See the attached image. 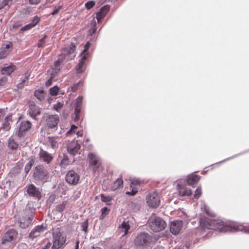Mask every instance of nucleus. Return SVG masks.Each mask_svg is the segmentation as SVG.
Listing matches in <instances>:
<instances>
[{
	"mask_svg": "<svg viewBox=\"0 0 249 249\" xmlns=\"http://www.w3.org/2000/svg\"><path fill=\"white\" fill-rule=\"evenodd\" d=\"M89 54L88 53H83L82 52L81 53V58L79 59V62H81L82 63H83L85 64L86 61L87 59L88 55Z\"/></svg>",
	"mask_w": 249,
	"mask_h": 249,
	"instance_id": "obj_38",
	"label": "nucleus"
},
{
	"mask_svg": "<svg viewBox=\"0 0 249 249\" xmlns=\"http://www.w3.org/2000/svg\"><path fill=\"white\" fill-rule=\"evenodd\" d=\"M32 28H33V26L31 25V23H29V24L22 27L21 28V31H27V30H29L32 29Z\"/></svg>",
	"mask_w": 249,
	"mask_h": 249,
	"instance_id": "obj_48",
	"label": "nucleus"
},
{
	"mask_svg": "<svg viewBox=\"0 0 249 249\" xmlns=\"http://www.w3.org/2000/svg\"><path fill=\"white\" fill-rule=\"evenodd\" d=\"M204 207L206 214L208 215L213 216V214L210 212L209 208L206 205H204Z\"/></svg>",
	"mask_w": 249,
	"mask_h": 249,
	"instance_id": "obj_55",
	"label": "nucleus"
},
{
	"mask_svg": "<svg viewBox=\"0 0 249 249\" xmlns=\"http://www.w3.org/2000/svg\"><path fill=\"white\" fill-rule=\"evenodd\" d=\"M41 0H29V2L31 4H37L40 2Z\"/></svg>",
	"mask_w": 249,
	"mask_h": 249,
	"instance_id": "obj_56",
	"label": "nucleus"
},
{
	"mask_svg": "<svg viewBox=\"0 0 249 249\" xmlns=\"http://www.w3.org/2000/svg\"><path fill=\"white\" fill-rule=\"evenodd\" d=\"M28 77H29V75H27V74H25V77H24V78L23 79H21V83H23L25 82V81L28 79Z\"/></svg>",
	"mask_w": 249,
	"mask_h": 249,
	"instance_id": "obj_63",
	"label": "nucleus"
},
{
	"mask_svg": "<svg viewBox=\"0 0 249 249\" xmlns=\"http://www.w3.org/2000/svg\"><path fill=\"white\" fill-rule=\"evenodd\" d=\"M65 179L70 185H76L80 179V176L73 170L69 171L66 175Z\"/></svg>",
	"mask_w": 249,
	"mask_h": 249,
	"instance_id": "obj_8",
	"label": "nucleus"
},
{
	"mask_svg": "<svg viewBox=\"0 0 249 249\" xmlns=\"http://www.w3.org/2000/svg\"><path fill=\"white\" fill-rule=\"evenodd\" d=\"M85 69V64L81 62H78V64L75 66V70L78 73H82Z\"/></svg>",
	"mask_w": 249,
	"mask_h": 249,
	"instance_id": "obj_34",
	"label": "nucleus"
},
{
	"mask_svg": "<svg viewBox=\"0 0 249 249\" xmlns=\"http://www.w3.org/2000/svg\"><path fill=\"white\" fill-rule=\"evenodd\" d=\"M109 209L107 207H104L101 209L102 214H106Z\"/></svg>",
	"mask_w": 249,
	"mask_h": 249,
	"instance_id": "obj_57",
	"label": "nucleus"
},
{
	"mask_svg": "<svg viewBox=\"0 0 249 249\" xmlns=\"http://www.w3.org/2000/svg\"><path fill=\"white\" fill-rule=\"evenodd\" d=\"M79 83H77L73 84V85L71 87V89L72 91H75L79 86Z\"/></svg>",
	"mask_w": 249,
	"mask_h": 249,
	"instance_id": "obj_54",
	"label": "nucleus"
},
{
	"mask_svg": "<svg viewBox=\"0 0 249 249\" xmlns=\"http://www.w3.org/2000/svg\"><path fill=\"white\" fill-rule=\"evenodd\" d=\"M62 105H63L61 103H57L54 105V109L56 111H58V110L62 107Z\"/></svg>",
	"mask_w": 249,
	"mask_h": 249,
	"instance_id": "obj_51",
	"label": "nucleus"
},
{
	"mask_svg": "<svg viewBox=\"0 0 249 249\" xmlns=\"http://www.w3.org/2000/svg\"><path fill=\"white\" fill-rule=\"evenodd\" d=\"M80 145L75 141H73L69 143L67 146L68 152L72 155H75L79 152Z\"/></svg>",
	"mask_w": 249,
	"mask_h": 249,
	"instance_id": "obj_15",
	"label": "nucleus"
},
{
	"mask_svg": "<svg viewBox=\"0 0 249 249\" xmlns=\"http://www.w3.org/2000/svg\"><path fill=\"white\" fill-rule=\"evenodd\" d=\"M18 144L13 139L9 138L8 142V147L11 150H15L18 147Z\"/></svg>",
	"mask_w": 249,
	"mask_h": 249,
	"instance_id": "obj_33",
	"label": "nucleus"
},
{
	"mask_svg": "<svg viewBox=\"0 0 249 249\" xmlns=\"http://www.w3.org/2000/svg\"><path fill=\"white\" fill-rule=\"evenodd\" d=\"M54 77V76L51 75L50 78L45 83V85L47 87H49L52 85L53 79Z\"/></svg>",
	"mask_w": 249,
	"mask_h": 249,
	"instance_id": "obj_50",
	"label": "nucleus"
},
{
	"mask_svg": "<svg viewBox=\"0 0 249 249\" xmlns=\"http://www.w3.org/2000/svg\"><path fill=\"white\" fill-rule=\"evenodd\" d=\"M75 46L74 43H71V45L68 47L65 48L59 57H63V61H68L72 59L75 55L73 54Z\"/></svg>",
	"mask_w": 249,
	"mask_h": 249,
	"instance_id": "obj_6",
	"label": "nucleus"
},
{
	"mask_svg": "<svg viewBox=\"0 0 249 249\" xmlns=\"http://www.w3.org/2000/svg\"><path fill=\"white\" fill-rule=\"evenodd\" d=\"M45 230L46 227L43 225L36 226L30 232L29 234V238L33 240L34 239L39 237L40 234L44 231Z\"/></svg>",
	"mask_w": 249,
	"mask_h": 249,
	"instance_id": "obj_13",
	"label": "nucleus"
},
{
	"mask_svg": "<svg viewBox=\"0 0 249 249\" xmlns=\"http://www.w3.org/2000/svg\"><path fill=\"white\" fill-rule=\"evenodd\" d=\"M83 97L82 96H78L75 101V107H82Z\"/></svg>",
	"mask_w": 249,
	"mask_h": 249,
	"instance_id": "obj_43",
	"label": "nucleus"
},
{
	"mask_svg": "<svg viewBox=\"0 0 249 249\" xmlns=\"http://www.w3.org/2000/svg\"><path fill=\"white\" fill-rule=\"evenodd\" d=\"M39 155L40 160L47 163H49L53 159L51 154L42 149H40Z\"/></svg>",
	"mask_w": 249,
	"mask_h": 249,
	"instance_id": "obj_21",
	"label": "nucleus"
},
{
	"mask_svg": "<svg viewBox=\"0 0 249 249\" xmlns=\"http://www.w3.org/2000/svg\"><path fill=\"white\" fill-rule=\"evenodd\" d=\"M12 0H3L2 3L4 5L6 6L8 5L10 2H11Z\"/></svg>",
	"mask_w": 249,
	"mask_h": 249,
	"instance_id": "obj_59",
	"label": "nucleus"
},
{
	"mask_svg": "<svg viewBox=\"0 0 249 249\" xmlns=\"http://www.w3.org/2000/svg\"><path fill=\"white\" fill-rule=\"evenodd\" d=\"M47 170L43 165H39L35 168L33 174L34 178L42 183L48 181L49 176Z\"/></svg>",
	"mask_w": 249,
	"mask_h": 249,
	"instance_id": "obj_3",
	"label": "nucleus"
},
{
	"mask_svg": "<svg viewBox=\"0 0 249 249\" xmlns=\"http://www.w3.org/2000/svg\"><path fill=\"white\" fill-rule=\"evenodd\" d=\"M67 236L59 228L55 229L53 232V246L52 249H59L65 243Z\"/></svg>",
	"mask_w": 249,
	"mask_h": 249,
	"instance_id": "obj_2",
	"label": "nucleus"
},
{
	"mask_svg": "<svg viewBox=\"0 0 249 249\" xmlns=\"http://www.w3.org/2000/svg\"><path fill=\"white\" fill-rule=\"evenodd\" d=\"M202 194V189L201 187H198L196 190L194 194V197L196 199H198Z\"/></svg>",
	"mask_w": 249,
	"mask_h": 249,
	"instance_id": "obj_40",
	"label": "nucleus"
},
{
	"mask_svg": "<svg viewBox=\"0 0 249 249\" xmlns=\"http://www.w3.org/2000/svg\"><path fill=\"white\" fill-rule=\"evenodd\" d=\"M79 241L77 240L75 243V245H74V249H78L79 248Z\"/></svg>",
	"mask_w": 249,
	"mask_h": 249,
	"instance_id": "obj_62",
	"label": "nucleus"
},
{
	"mask_svg": "<svg viewBox=\"0 0 249 249\" xmlns=\"http://www.w3.org/2000/svg\"><path fill=\"white\" fill-rule=\"evenodd\" d=\"M15 70V66L14 65H10L6 67H3L1 68V73L2 74L9 75Z\"/></svg>",
	"mask_w": 249,
	"mask_h": 249,
	"instance_id": "obj_26",
	"label": "nucleus"
},
{
	"mask_svg": "<svg viewBox=\"0 0 249 249\" xmlns=\"http://www.w3.org/2000/svg\"><path fill=\"white\" fill-rule=\"evenodd\" d=\"M149 226L154 232H159L164 229L166 226L165 221L160 217L149 219Z\"/></svg>",
	"mask_w": 249,
	"mask_h": 249,
	"instance_id": "obj_4",
	"label": "nucleus"
},
{
	"mask_svg": "<svg viewBox=\"0 0 249 249\" xmlns=\"http://www.w3.org/2000/svg\"><path fill=\"white\" fill-rule=\"evenodd\" d=\"M40 18L37 16H36L34 18L33 20L30 23L33 27H35L39 21Z\"/></svg>",
	"mask_w": 249,
	"mask_h": 249,
	"instance_id": "obj_45",
	"label": "nucleus"
},
{
	"mask_svg": "<svg viewBox=\"0 0 249 249\" xmlns=\"http://www.w3.org/2000/svg\"><path fill=\"white\" fill-rule=\"evenodd\" d=\"M67 204V202L66 201H63L61 203L56 206L55 208L53 210V212L55 214H57L58 213H60L61 214V213L65 209Z\"/></svg>",
	"mask_w": 249,
	"mask_h": 249,
	"instance_id": "obj_25",
	"label": "nucleus"
},
{
	"mask_svg": "<svg viewBox=\"0 0 249 249\" xmlns=\"http://www.w3.org/2000/svg\"><path fill=\"white\" fill-rule=\"evenodd\" d=\"M81 107H75L74 112V120L75 122L79 120L80 117L79 114L81 112Z\"/></svg>",
	"mask_w": 249,
	"mask_h": 249,
	"instance_id": "obj_36",
	"label": "nucleus"
},
{
	"mask_svg": "<svg viewBox=\"0 0 249 249\" xmlns=\"http://www.w3.org/2000/svg\"><path fill=\"white\" fill-rule=\"evenodd\" d=\"M32 124L29 121L22 122L20 123L19 130L18 132V136L19 137L22 136L24 132L27 131L31 127Z\"/></svg>",
	"mask_w": 249,
	"mask_h": 249,
	"instance_id": "obj_23",
	"label": "nucleus"
},
{
	"mask_svg": "<svg viewBox=\"0 0 249 249\" xmlns=\"http://www.w3.org/2000/svg\"><path fill=\"white\" fill-rule=\"evenodd\" d=\"M70 162V160L67 155L64 154L62 159L61 160L60 165L62 167H65L68 165Z\"/></svg>",
	"mask_w": 249,
	"mask_h": 249,
	"instance_id": "obj_35",
	"label": "nucleus"
},
{
	"mask_svg": "<svg viewBox=\"0 0 249 249\" xmlns=\"http://www.w3.org/2000/svg\"><path fill=\"white\" fill-rule=\"evenodd\" d=\"M200 179V177L195 174H191L188 176L186 182L189 185H193L197 183Z\"/></svg>",
	"mask_w": 249,
	"mask_h": 249,
	"instance_id": "obj_24",
	"label": "nucleus"
},
{
	"mask_svg": "<svg viewBox=\"0 0 249 249\" xmlns=\"http://www.w3.org/2000/svg\"><path fill=\"white\" fill-rule=\"evenodd\" d=\"M91 249H102L101 248H100V247H98L93 246V247H92Z\"/></svg>",
	"mask_w": 249,
	"mask_h": 249,
	"instance_id": "obj_64",
	"label": "nucleus"
},
{
	"mask_svg": "<svg viewBox=\"0 0 249 249\" xmlns=\"http://www.w3.org/2000/svg\"><path fill=\"white\" fill-rule=\"evenodd\" d=\"M236 156H236V155H235V156H233V157H231L228 158H227V159H225V160H222V161H220V162H218L217 163H220L223 162H224V161H227V160H229L232 159H233V158H234L236 157Z\"/></svg>",
	"mask_w": 249,
	"mask_h": 249,
	"instance_id": "obj_61",
	"label": "nucleus"
},
{
	"mask_svg": "<svg viewBox=\"0 0 249 249\" xmlns=\"http://www.w3.org/2000/svg\"><path fill=\"white\" fill-rule=\"evenodd\" d=\"M33 215L31 213L30 214L26 216H22L18 221V226L22 229H26L31 224Z\"/></svg>",
	"mask_w": 249,
	"mask_h": 249,
	"instance_id": "obj_12",
	"label": "nucleus"
},
{
	"mask_svg": "<svg viewBox=\"0 0 249 249\" xmlns=\"http://www.w3.org/2000/svg\"><path fill=\"white\" fill-rule=\"evenodd\" d=\"M90 28L89 30V34L90 36H93L97 30L96 21L94 18H93L90 21Z\"/></svg>",
	"mask_w": 249,
	"mask_h": 249,
	"instance_id": "obj_28",
	"label": "nucleus"
},
{
	"mask_svg": "<svg viewBox=\"0 0 249 249\" xmlns=\"http://www.w3.org/2000/svg\"><path fill=\"white\" fill-rule=\"evenodd\" d=\"M138 192V190L136 189H133L131 191H127L125 194L128 196H133Z\"/></svg>",
	"mask_w": 249,
	"mask_h": 249,
	"instance_id": "obj_47",
	"label": "nucleus"
},
{
	"mask_svg": "<svg viewBox=\"0 0 249 249\" xmlns=\"http://www.w3.org/2000/svg\"><path fill=\"white\" fill-rule=\"evenodd\" d=\"M50 93L52 96H55L57 95L59 91V88L56 86H53L50 89Z\"/></svg>",
	"mask_w": 249,
	"mask_h": 249,
	"instance_id": "obj_37",
	"label": "nucleus"
},
{
	"mask_svg": "<svg viewBox=\"0 0 249 249\" xmlns=\"http://www.w3.org/2000/svg\"><path fill=\"white\" fill-rule=\"evenodd\" d=\"M149 240V235L147 233H141L138 234L135 239V245L139 247L146 245Z\"/></svg>",
	"mask_w": 249,
	"mask_h": 249,
	"instance_id": "obj_11",
	"label": "nucleus"
},
{
	"mask_svg": "<svg viewBox=\"0 0 249 249\" xmlns=\"http://www.w3.org/2000/svg\"><path fill=\"white\" fill-rule=\"evenodd\" d=\"M146 200L147 205L151 208L157 207L160 202V197L155 191L148 194L146 196Z\"/></svg>",
	"mask_w": 249,
	"mask_h": 249,
	"instance_id": "obj_7",
	"label": "nucleus"
},
{
	"mask_svg": "<svg viewBox=\"0 0 249 249\" xmlns=\"http://www.w3.org/2000/svg\"><path fill=\"white\" fill-rule=\"evenodd\" d=\"M95 5V2L94 1L90 0L89 1L85 3V7L88 10L92 8Z\"/></svg>",
	"mask_w": 249,
	"mask_h": 249,
	"instance_id": "obj_44",
	"label": "nucleus"
},
{
	"mask_svg": "<svg viewBox=\"0 0 249 249\" xmlns=\"http://www.w3.org/2000/svg\"><path fill=\"white\" fill-rule=\"evenodd\" d=\"M130 226L128 221H124L120 226L119 228L122 229L124 231V235L127 234L128 230L130 229Z\"/></svg>",
	"mask_w": 249,
	"mask_h": 249,
	"instance_id": "obj_32",
	"label": "nucleus"
},
{
	"mask_svg": "<svg viewBox=\"0 0 249 249\" xmlns=\"http://www.w3.org/2000/svg\"><path fill=\"white\" fill-rule=\"evenodd\" d=\"M27 192L30 196L36 197L38 199L41 198L40 192L33 184H30L27 186Z\"/></svg>",
	"mask_w": 249,
	"mask_h": 249,
	"instance_id": "obj_18",
	"label": "nucleus"
},
{
	"mask_svg": "<svg viewBox=\"0 0 249 249\" xmlns=\"http://www.w3.org/2000/svg\"><path fill=\"white\" fill-rule=\"evenodd\" d=\"M123 180L122 178H118L113 182L111 186V189L112 191H115L120 187H123Z\"/></svg>",
	"mask_w": 249,
	"mask_h": 249,
	"instance_id": "obj_27",
	"label": "nucleus"
},
{
	"mask_svg": "<svg viewBox=\"0 0 249 249\" xmlns=\"http://www.w3.org/2000/svg\"><path fill=\"white\" fill-rule=\"evenodd\" d=\"M77 128V126L74 124L72 125L71 126V129L68 131V134H71L72 132V130L76 129Z\"/></svg>",
	"mask_w": 249,
	"mask_h": 249,
	"instance_id": "obj_58",
	"label": "nucleus"
},
{
	"mask_svg": "<svg viewBox=\"0 0 249 249\" xmlns=\"http://www.w3.org/2000/svg\"><path fill=\"white\" fill-rule=\"evenodd\" d=\"M64 61H63V57H58L57 60L55 62L54 66L52 68L50 71L51 75H53L55 76V74H57L60 70V65Z\"/></svg>",
	"mask_w": 249,
	"mask_h": 249,
	"instance_id": "obj_22",
	"label": "nucleus"
},
{
	"mask_svg": "<svg viewBox=\"0 0 249 249\" xmlns=\"http://www.w3.org/2000/svg\"><path fill=\"white\" fill-rule=\"evenodd\" d=\"M32 166V164L30 162H28L25 167V171L28 173L31 169Z\"/></svg>",
	"mask_w": 249,
	"mask_h": 249,
	"instance_id": "obj_52",
	"label": "nucleus"
},
{
	"mask_svg": "<svg viewBox=\"0 0 249 249\" xmlns=\"http://www.w3.org/2000/svg\"><path fill=\"white\" fill-rule=\"evenodd\" d=\"M45 125L49 128H55L59 122V117L58 115H49L47 114L43 116Z\"/></svg>",
	"mask_w": 249,
	"mask_h": 249,
	"instance_id": "obj_5",
	"label": "nucleus"
},
{
	"mask_svg": "<svg viewBox=\"0 0 249 249\" xmlns=\"http://www.w3.org/2000/svg\"><path fill=\"white\" fill-rule=\"evenodd\" d=\"M13 49V44L9 42L7 44H3L0 48V59L5 58L11 52Z\"/></svg>",
	"mask_w": 249,
	"mask_h": 249,
	"instance_id": "obj_16",
	"label": "nucleus"
},
{
	"mask_svg": "<svg viewBox=\"0 0 249 249\" xmlns=\"http://www.w3.org/2000/svg\"><path fill=\"white\" fill-rule=\"evenodd\" d=\"M34 95L40 101H42L44 99V91L43 90H36L34 92Z\"/></svg>",
	"mask_w": 249,
	"mask_h": 249,
	"instance_id": "obj_31",
	"label": "nucleus"
},
{
	"mask_svg": "<svg viewBox=\"0 0 249 249\" xmlns=\"http://www.w3.org/2000/svg\"><path fill=\"white\" fill-rule=\"evenodd\" d=\"M89 166L94 171H96L101 165V160L99 157L95 154L90 153L88 155Z\"/></svg>",
	"mask_w": 249,
	"mask_h": 249,
	"instance_id": "obj_10",
	"label": "nucleus"
},
{
	"mask_svg": "<svg viewBox=\"0 0 249 249\" xmlns=\"http://www.w3.org/2000/svg\"><path fill=\"white\" fill-rule=\"evenodd\" d=\"M57 138L53 137H49L48 138L49 142L53 149H56L58 147L59 142L58 141H57Z\"/></svg>",
	"mask_w": 249,
	"mask_h": 249,
	"instance_id": "obj_29",
	"label": "nucleus"
},
{
	"mask_svg": "<svg viewBox=\"0 0 249 249\" xmlns=\"http://www.w3.org/2000/svg\"><path fill=\"white\" fill-rule=\"evenodd\" d=\"M46 37V36H44L43 38L39 40L37 46L38 47H42L45 42V39Z\"/></svg>",
	"mask_w": 249,
	"mask_h": 249,
	"instance_id": "obj_49",
	"label": "nucleus"
},
{
	"mask_svg": "<svg viewBox=\"0 0 249 249\" xmlns=\"http://www.w3.org/2000/svg\"><path fill=\"white\" fill-rule=\"evenodd\" d=\"M101 199L103 202H107L111 200V197L108 196H105L104 194H101Z\"/></svg>",
	"mask_w": 249,
	"mask_h": 249,
	"instance_id": "obj_42",
	"label": "nucleus"
},
{
	"mask_svg": "<svg viewBox=\"0 0 249 249\" xmlns=\"http://www.w3.org/2000/svg\"><path fill=\"white\" fill-rule=\"evenodd\" d=\"M18 232L14 229H11L6 232L2 238V243L15 242L17 239Z\"/></svg>",
	"mask_w": 249,
	"mask_h": 249,
	"instance_id": "obj_9",
	"label": "nucleus"
},
{
	"mask_svg": "<svg viewBox=\"0 0 249 249\" xmlns=\"http://www.w3.org/2000/svg\"><path fill=\"white\" fill-rule=\"evenodd\" d=\"M81 230L87 232L88 229V220L87 219L81 223Z\"/></svg>",
	"mask_w": 249,
	"mask_h": 249,
	"instance_id": "obj_39",
	"label": "nucleus"
},
{
	"mask_svg": "<svg viewBox=\"0 0 249 249\" xmlns=\"http://www.w3.org/2000/svg\"><path fill=\"white\" fill-rule=\"evenodd\" d=\"M178 195L180 196H189L192 193L191 189L186 184H183L180 181L178 184Z\"/></svg>",
	"mask_w": 249,
	"mask_h": 249,
	"instance_id": "obj_14",
	"label": "nucleus"
},
{
	"mask_svg": "<svg viewBox=\"0 0 249 249\" xmlns=\"http://www.w3.org/2000/svg\"><path fill=\"white\" fill-rule=\"evenodd\" d=\"M12 122L11 115H8L5 118L4 121L2 124L3 128L5 130H8L10 129V124Z\"/></svg>",
	"mask_w": 249,
	"mask_h": 249,
	"instance_id": "obj_30",
	"label": "nucleus"
},
{
	"mask_svg": "<svg viewBox=\"0 0 249 249\" xmlns=\"http://www.w3.org/2000/svg\"><path fill=\"white\" fill-rule=\"evenodd\" d=\"M110 7L106 5L102 7L96 14V18L98 23L100 22L102 19L106 16L109 10Z\"/></svg>",
	"mask_w": 249,
	"mask_h": 249,
	"instance_id": "obj_20",
	"label": "nucleus"
},
{
	"mask_svg": "<svg viewBox=\"0 0 249 249\" xmlns=\"http://www.w3.org/2000/svg\"><path fill=\"white\" fill-rule=\"evenodd\" d=\"M51 245H52L51 243L49 242L46 244V245L44 248H43L41 249H49L50 248Z\"/></svg>",
	"mask_w": 249,
	"mask_h": 249,
	"instance_id": "obj_60",
	"label": "nucleus"
},
{
	"mask_svg": "<svg viewBox=\"0 0 249 249\" xmlns=\"http://www.w3.org/2000/svg\"><path fill=\"white\" fill-rule=\"evenodd\" d=\"M41 109L35 104H31L29 107L28 112L30 116L35 120H37L36 117L40 114Z\"/></svg>",
	"mask_w": 249,
	"mask_h": 249,
	"instance_id": "obj_19",
	"label": "nucleus"
},
{
	"mask_svg": "<svg viewBox=\"0 0 249 249\" xmlns=\"http://www.w3.org/2000/svg\"><path fill=\"white\" fill-rule=\"evenodd\" d=\"M131 181V187H132L133 185H138L140 184V181L137 178H132L130 180Z\"/></svg>",
	"mask_w": 249,
	"mask_h": 249,
	"instance_id": "obj_46",
	"label": "nucleus"
},
{
	"mask_svg": "<svg viewBox=\"0 0 249 249\" xmlns=\"http://www.w3.org/2000/svg\"><path fill=\"white\" fill-rule=\"evenodd\" d=\"M90 45V43L89 41L87 42L84 46V49L83 50L82 52L88 53L87 51H88Z\"/></svg>",
	"mask_w": 249,
	"mask_h": 249,
	"instance_id": "obj_53",
	"label": "nucleus"
},
{
	"mask_svg": "<svg viewBox=\"0 0 249 249\" xmlns=\"http://www.w3.org/2000/svg\"><path fill=\"white\" fill-rule=\"evenodd\" d=\"M182 227V222L180 220H176L171 223L170 230L174 235L178 234Z\"/></svg>",
	"mask_w": 249,
	"mask_h": 249,
	"instance_id": "obj_17",
	"label": "nucleus"
},
{
	"mask_svg": "<svg viewBox=\"0 0 249 249\" xmlns=\"http://www.w3.org/2000/svg\"><path fill=\"white\" fill-rule=\"evenodd\" d=\"M199 223L203 232H205L207 230H218L220 232L242 231L249 233V227L240 225L236 222H232L228 225L220 219L204 217L200 218Z\"/></svg>",
	"mask_w": 249,
	"mask_h": 249,
	"instance_id": "obj_1",
	"label": "nucleus"
},
{
	"mask_svg": "<svg viewBox=\"0 0 249 249\" xmlns=\"http://www.w3.org/2000/svg\"><path fill=\"white\" fill-rule=\"evenodd\" d=\"M62 5H58V6H55L53 8V10L51 13V15H55L57 14L59 11L62 9Z\"/></svg>",
	"mask_w": 249,
	"mask_h": 249,
	"instance_id": "obj_41",
	"label": "nucleus"
}]
</instances>
